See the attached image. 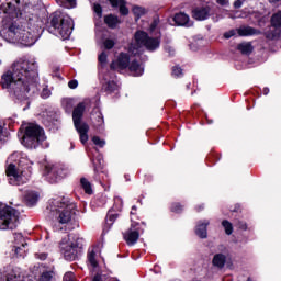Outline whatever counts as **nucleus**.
<instances>
[{
  "instance_id": "1",
  "label": "nucleus",
  "mask_w": 281,
  "mask_h": 281,
  "mask_svg": "<svg viewBox=\"0 0 281 281\" xmlns=\"http://www.w3.org/2000/svg\"><path fill=\"white\" fill-rule=\"evenodd\" d=\"M38 78V64L30 60L16 61L12 70H7L1 76L0 85L2 89H8L10 95L19 102L30 98V91L36 89Z\"/></svg>"
},
{
  "instance_id": "2",
  "label": "nucleus",
  "mask_w": 281,
  "mask_h": 281,
  "mask_svg": "<svg viewBox=\"0 0 281 281\" xmlns=\"http://www.w3.org/2000/svg\"><path fill=\"white\" fill-rule=\"evenodd\" d=\"M47 31L49 34L60 36L64 41H68L71 32H74V20L60 11H55L48 18Z\"/></svg>"
},
{
  "instance_id": "3",
  "label": "nucleus",
  "mask_w": 281,
  "mask_h": 281,
  "mask_svg": "<svg viewBox=\"0 0 281 281\" xmlns=\"http://www.w3.org/2000/svg\"><path fill=\"white\" fill-rule=\"evenodd\" d=\"M45 139H47V136H45V130L36 123H29L24 127L21 144L29 150H36L38 146H43V142H45Z\"/></svg>"
},
{
  "instance_id": "4",
  "label": "nucleus",
  "mask_w": 281,
  "mask_h": 281,
  "mask_svg": "<svg viewBox=\"0 0 281 281\" xmlns=\"http://www.w3.org/2000/svg\"><path fill=\"white\" fill-rule=\"evenodd\" d=\"M76 203L71 202L69 198H61L53 202V210L55 218L59 225H68L78 212Z\"/></svg>"
},
{
  "instance_id": "5",
  "label": "nucleus",
  "mask_w": 281,
  "mask_h": 281,
  "mask_svg": "<svg viewBox=\"0 0 281 281\" xmlns=\"http://www.w3.org/2000/svg\"><path fill=\"white\" fill-rule=\"evenodd\" d=\"M136 47L133 48L134 56H139V47H145L147 52H157L161 47V31L155 33V37L145 31H136L134 34Z\"/></svg>"
},
{
  "instance_id": "6",
  "label": "nucleus",
  "mask_w": 281,
  "mask_h": 281,
  "mask_svg": "<svg viewBox=\"0 0 281 281\" xmlns=\"http://www.w3.org/2000/svg\"><path fill=\"white\" fill-rule=\"evenodd\" d=\"M5 33L11 38L19 41L21 45L26 47H32L36 41H38V33L32 29H22L16 26L14 23H11L7 29Z\"/></svg>"
},
{
  "instance_id": "7",
  "label": "nucleus",
  "mask_w": 281,
  "mask_h": 281,
  "mask_svg": "<svg viewBox=\"0 0 281 281\" xmlns=\"http://www.w3.org/2000/svg\"><path fill=\"white\" fill-rule=\"evenodd\" d=\"M86 110L87 105L85 104V102H79L77 106L72 110L74 126L79 134V139L81 144H87V142H89V124H87V122H82Z\"/></svg>"
},
{
  "instance_id": "8",
  "label": "nucleus",
  "mask_w": 281,
  "mask_h": 281,
  "mask_svg": "<svg viewBox=\"0 0 281 281\" xmlns=\"http://www.w3.org/2000/svg\"><path fill=\"white\" fill-rule=\"evenodd\" d=\"M21 213L16 209L0 204V229H15L19 227Z\"/></svg>"
},
{
  "instance_id": "9",
  "label": "nucleus",
  "mask_w": 281,
  "mask_h": 281,
  "mask_svg": "<svg viewBox=\"0 0 281 281\" xmlns=\"http://www.w3.org/2000/svg\"><path fill=\"white\" fill-rule=\"evenodd\" d=\"M146 229V222H136L131 220V226L127 231L123 233V240H125L128 247H133V245H137V240H139V236L144 234Z\"/></svg>"
},
{
  "instance_id": "10",
  "label": "nucleus",
  "mask_w": 281,
  "mask_h": 281,
  "mask_svg": "<svg viewBox=\"0 0 281 281\" xmlns=\"http://www.w3.org/2000/svg\"><path fill=\"white\" fill-rule=\"evenodd\" d=\"M44 175L46 176L48 183H58V181H61V179H65V177L69 175V168L60 164L46 165Z\"/></svg>"
},
{
  "instance_id": "11",
  "label": "nucleus",
  "mask_w": 281,
  "mask_h": 281,
  "mask_svg": "<svg viewBox=\"0 0 281 281\" xmlns=\"http://www.w3.org/2000/svg\"><path fill=\"white\" fill-rule=\"evenodd\" d=\"M93 165V179L101 186H104L109 181V175L104 171V165H102V156H97L91 158Z\"/></svg>"
},
{
  "instance_id": "12",
  "label": "nucleus",
  "mask_w": 281,
  "mask_h": 281,
  "mask_svg": "<svg viewBox=\"0 0 281 281\" xmlns=\"http://www.w3.org/2000/svg\"><path fill=\"white\" fill-rule=\"evenodd\" d=\"M79 240L80 238H77L75 243H70L65 247H61L65 260H69L70 262L78 260V257L82 254V246H80Z\"/></svg>"
},
{
  "instance_id": "13",
  "label": "nucleus",
  "mask_w": 281,
  "mask_h": 281,
  "mask_svg": "<svg viewBox=\"0 0 281 281\" xmlns=\"http://www.w3.org/2000/svg\"><path fill=\"white\" fill-rule=\"evenodd\" d=\"M119 212H122V206H117V204H114L106 214L105 217V225L103 226V232H109L111 227H113V223L117 221L120 214Z\"/></svg>"
},
{
  "instance_id": "14",
  "label": "nucleus",
  "mask_w": 281,
  "mask_h": 281,
  "mask_svg": "<svg viewBox=\"0 0 281 281\" xmlns=\"http://www.w3.org/2000/svg\"><path fill=\"white\" fill-rule=\"evenodd\" d=\"M131 65V55H128V53H120L119 57L115 61H112L110 64V69L112 71H115L116 68L121 69L122 71H124V69H128V66Z\"/></svg>"
},
{
  "instance_id": "15",
  "label": "nucleus",
  "mask_w": 281,
  "mask_h": 281,
  "mask_svg": "<svg viewBox=\"0 0 281 281\" xmlns=\"http://www.w3.org/2000/svg\"><path fill=\"white\" fill-rule=\"evenodd\" d=\"M91 122L93 128L98 131V133L104 132V116L102 115V112L100 109L94 108L91 113Z\"/></svg>"
},
{
  "instance_id": "16",
  "label": "nucleus",
  "mask_w": 281,
  "mask_h": 281,
  "mask_svg": "<svg viewBox=\"0 0 281 281\" xmlns=\"http://www.w3.org/2000/svg\"><path fill=\"white\" fill-rule=\"evenodd\" d=\"M192 16L195 21H205L210 19V7H198L193 9Z\"/></svg>"
},
{
  "instance_id": "17",
  "label": "nucleus",
  "mask_w": 281,
  "mask_h": 281,
  "mask_svg": "<svg viewBox=\"0 0 281 281\" xmlns=\"http://www.w3.org/2000/svg\"><path fill=\"white\" fill-rule=\"evenodd\" d=\"M210 226L209 220L199 221L195 226V235L199 238L205 239L207 238V227Z\"/></svg>"
},
{
  "instance_id": "18",
  "label": "nucleus",
  "mask_w": 281,
  "mask_h": 281,
  "mask_svg": "<svg viewBox=\"0 0 281 281\" xmlns=\"http://www.w3.org/2000/svg\"><path fill=\"white\" fill-rule=\"evenodd\" d=\"M103 21L109 30H116L120 23H122V20H120V18L113 13L104 15Z\"/></svg>"
},
{
  "instance_id": "19",
  "label": "nucleus",
  "mask_w": 281,
  "mask_h": 281,
  "mask_svg": "<svg viewBox=\"0 0 281 281\" xmlns=\"http://www.w3.org/2000/svg\"><path fill=\"white\" fill-rule=\"evenodd\" d=\"M112 8H119V12L122 16H128V8L126 7V0H108Z\"/></svg>"
},
{
  "instance_id": "20",
  "label": "nucleus",
  "mask_w": 281,
  "mask_h": 281,
  "mask_svg": "<svg viewBox=\"0 0 281 281\" xmlns=\"http://www.w3.org/2000/svg\"><path fill=\"white\" fill-rule=\"evenodd\" d=\"M226 262H227V256H225L223 252H218L213 256V259H212L213 267H216L217 269H224Z\"/></svg>"
},
{
  "instance_id": "21",
  "label": "nucleus",
  "mask_w": 281,
  "mask_h": 281,
  "mask_svg": "<svg viewBox=\"0 0 281 281\" xmlns=\"http://www.w3.org/2000/svg\"><path fill=\"white\" fill-rule=\"evenodd\" d=\"M173 23H176V25L178 26H186L188 25V23H190V15L183 13V12H179V13H176L173 15Z\"/></svg>"
},
{
  "instance_id": "22",
  "label": "nucleus",
  "mask_w": 281,
  "mask_h": 281,
  "mask_svg": "<svg viewBox=\"0 0 281 281\" xmlns=\"http://www.w3.org/2000/svg\"><path fill=\"white\" fill-rule=\"evenodd\" d=\"M128 70L134 76H143L144 75V67H142V64L137 59H133L130 61Z\"/></svg>"
},
{
  "instance_id": "23",
  "label": "nucleus",
  "mask_w": 281,
  "mask_h": 281,
  "mask_svg": "<svg viewBox=\"0 0 281 281\" xmlns=\"http://www.w3.org/2000/svg\"><path fill=\"white\" fill-rule=\"evenodd\" d=\"M263 36L265 38H267V41H279L281 36V29H269L265 31Z\"/></svg>"
},
{
  "instance_id": "24",
  "label": "nucleus",
  "mask_w": 281,
  "mask_h": 281,
  "mask_svg": "<svg viewBox=\"0 0 281 281\" xmlns=\"http://www.w3.org/2000/svg\"><path fill=\"white\" fill-rule=\"evenodd\" d=\"M24 201L27 205V207H34L36 203H38V193L36 192H29L24 196Z\"/></svg>"
},
{
  "instance_id": "25",
  "label": "nucleus",
  "mask_w": 281,
  "mask_h": 281,
  "mask_svg": "<svg viewBox=\"0 0 281 281\" xmlns=\"http://www.w3.org/2000/svg\"><path fill=\"white\" fill-rule=\"evenodd\" d=\"M221 161V155L214 150H211L206 156V165L209 167L216 166Z\"/></svg>"
},
{
  "instance_id": "26",
  "label": "nucleus",
  "mask_w": 281,
  "mask_h": 281,
  "mask_svg": "<svg viewBox=\"0 0 281 281\" xmlns=\"http://www.w3.org/2000/svg\"><path fill=\"white\" fill-rule=\"evenodd\" d=\"M238 52L244 54V56H249L250 54L254 53V45H251L250 42L248 43H240L237 45Z\"/></svg>"
},
{
  "instance_id": "27",
  "label": "nucleus",
  "mask_w": 281,
  "mask_h": 281,
  "mask_svg": "<svg viewBox=\"0 0 281 281\" xmlns=\"http://www.w3.org/2000/svg\"><path fill=\"white\" fill-rule=\"evenodd\" d=\"M238 36H255L258 34V31L251 26H243L237 29Z\"/></svg>"
},
{
  "instance_id": "28",
  "label": "nucleus",
  "mask_w": 281,
  "mask_h": 281,
  "mask_svg": "<svg viewBox=\"0 0 281 281\" xmlns=\"http://www.w3.org/2000/svg\"><path fill=\"white\" fill-rule=\"evenodd\" d=\"M80 187L82 188L86 194H93V186L87 178H80Z\"/></svg>"
},
{
  "instance_id": "29",
  "label": "nucleus",
  "mask_w": 281,
  "mask_h": 281,
  "mask_svg": "<svg viewBox=\"0 0 281 281\" xmlns=\"http://www.w3.org/2000/svg\"><path fill=\"white\" fill-rule=\"evenodd\" d=\"M5 172H7V177H13L15 181H20L21 175H19V170H16V165L10 164Z\"/></svg>"
},
{
  "instance_id": "30",
  "label": "nucleus",
  "mask_w": 281,
  "mask_h": 281,
  "mask_svg": "<svg viewBox=\"0 0 281 281\" xmlns=\"http://www.w3.org/2000/svg\"><path fill=\"white\" fill-rule=\"evenodd\" d=\"M271 27H277L278 30H281V11H278L277 13L272 14L270 19Z\"/></svg>"
},
{
  "instance_id": "31",
  "label": "nucleus",
  "mask_w": 281,
  "mask_h": 281,
  "mask_svg": "<svg viewBox=\"0 0 281 281\" xmlns=\"http://www.w3.org/2000/svg\"><path fill=\"white\" fill-rule=\"evenodd\" d=\"M132 12L135 16V21H139V19H142V16H144V14H146V9H144L139 5H135V7H133Z\"/></svg>"
},
{
  "instance_id": "32",
  "label": "nucleus",
  "mask_w": 281,
  "mask_h": 281,
  "mask_svg": "<svg viewBox=\"0 0 281 281\" xmlns=\"http://www.w3.org/2000/svg\"><path fill=\"white\" fill-rule=\"evenodd\" d=\"M103 89L105 93H115L117 91V82L115 81H108L104 86Z\"/></svg>"
},
{
  "instance_id": "33",
  "label": "nucleus",
  "mask_w": 281,
  "mask_h": 281,
  "mask_svg": "<svg viewBox=\"0 0 281 281\" xmlns=\"http://www.w3.org/2000/svg\"><path fill=\"white\" fill-rule=\"evenodd\" d=\"M87 258H88V262L91 265V267L93 269H97L98 267V259H95V250H89L88 251V255H87Z\"/></svg>"
},
{
  "instance_id": "34",
  "label": "nucleus",
  "mask_w": 281,
  "mask_h": 281,
  "mask_svg": "<svg viewBox=\"0 0 281 281\" xmlns=\"http://www.w3.org/2000/svg\"><path fill=\"white\" fill-rule=\"evenodd\" d=\"M222 227H224L225 234L227 236H232V234H234V225L232 224V222L227 220L222 221Z\"/></svg>"
},
{
  "instance_id": "35",
  "label": "nucleus",
  "mask_w": 281,
  "mask_h": 281,
  "mask_svg": "<svg viewBox=\"0 0 281 281\" xmlns=\"http://www.w3.org/2000/svg\"><path fill=\"white\" fill-rule=\"evenodd\" d=\"M15 245H21V247H27V243H25V237L21 233H14Z\"/></svg>"
},
{
  "instance_id": "36",
  "label": "nucleus",
  "mask_w": 281,
  "mask_h": 281,
  "mask_svg": "<svg viewBox=\"0 0 281 281\" xmlns=\"http://www.w3.org/2000/svg\"><path fill=\"white\" fill-rule=\"evenodd\" d=\"M170 212H173L175 214H181L183 212V205L179 202L171 203Z\"/></svg>"
},
{
  "instance_id": "37",
  "label": "nucleus",
  "mask_w": 281,
  "mask_h": 281,
  "mask_svg": "<svg viewBox=\"0 0 281 281\" xmlns=\"http://www.w3.org/2000/svg\"><path fill=\"white\" fill-rule=\"evenodd\" d=\"M92 10L94 12V14H97L98 19H102V4L101 3H93Z\"/></svg>"
},
{
  "instance_id": "38",
  "label": "nucleus",
  "mask_w": 281,
  "mask_h": 281,
  "mask_svg": "<svg viewBox=\"0 0 281 281\" xmlns=\"http://www.w3.org/2000/svg\"><path fill=\"white\" fill-rule=\"evenodd\" d=\"M173 78H181L183 76V69L180 66H173L171 69Z\"/></svg>"
},
{
  "instance_id": "39",
  "label": "nucleus",
  "mask_w": 281,
  "mask_h": 281,
  "mask_svg": "<svg viewBox=\"0 0 281 281\" xmlns=\"http://www.w3.org/2000/svg\"><path fill=\"white\" fill-rule=\"evenodd\" d=\"M92 142L94 146H99V148H104V146H106V140L101 139L100 136H93Z\"/></svg>"
},
{
  "instance_id": "40",
  "label": "nucleus",
  "mask_w": 281,
  "mask_h": 281,
  "mask_svg": "<svg viewBox=\"0 0 281 281\" xmlns=\"http://www.w3.org/2000/svg\"><path fill=\"white\" fill-rule=\"evenodd\" d=\"M64 8H74L76 5V0H56Z\"/></svg>"
},
{
  "instance_id": "41",
  "label": "nucleus",
  "mask_w": 281,
  "mask_h": 281,
  "mask_svg": "<svg viewBox=\"0 0 281 281\" xmlns=\"http://www.w3.org/2000/svg\"><path fill=\"white\" fill-rule=\"evenodd\" d=\"M104 49L111 50L113 47H115V40L105 38L103 41Z\"/></svg>"
},
{
  "instance_id": "42",
  "label": "nucleus",
  "mask_w": 281,
  "mask_h": 281,
  "mask_svg": "<svg viewBox=\"0 0 281 281\" xmlns=\"http://www.w3.org/2000/svg\"><path fill=\"white\" fill-rule=\"evenodd\" d=\"M235 226H236L237 229H241L243 232H247V222H245V221L237 220V222H235Z\"/></svg>"
},
{
  "instance_id": "43",
  "label": "nucleus",
  "mask_w": 281,
  "mask_h": 281,
  "mask_svg": "<svg viewBox=\"0 0 281 281\" xmlns=\"http://www.w3.org/2000/svg\"><path fill=\"white\" fill-rule=\"evenodd\" d=\"M15 255L20 258H25V247L15 246Z\"/></svg>"
},
{
  "instance_id": "44",
  "label": "nucleus",
  "mask_w": 281,
  "mask_h": 281,
  "mask_svg": "<svg viewBox=\"0 0 281 281\" xmlns=\"http://www.w3.org/2000/svg\"><path fill=\"white\" fill-rule=\"evenodd\" d=\"M108 58H109V57H108L106 53L102 52V53L98 56V61H99L101 65H105Z\"/></svg>"
},
{
  "instance_id": "45",
  "label": "nucleus",
  "mask_w": 281,
  "mask_h": 281,
  "mask_svg": "<svg viewBox=\"0 0 281 281\" xmlns=\"http://www.w3.org/2000/svg\"><path fill=\"white\" fill-rule=\"evenodd\" d=\"M238 32V30H229L228 32L224 33V38L229 40L232 38V36H236V33Z\"/></svg>"
},
{
  "instance_id": "46",
  "label": "nucleus",
  "mask_w": 281,
  "mask_h": 281,
  "mask_svg": "<svg viewBox=\"0 0 281 281\" xmlns=\"http://www.w3.org/2000/svg\"><path fill=\"white\" fill-rule=\"evenodd\" d=\"M7 281H21V277L14 273L7 274Z\"/></svg>"
},
{
  "instance_id": "47",
  "label": "nucleus",
  "mask_w": 281,
  "mask_h": 281,
  "mask_svg": "<svg viewBox=\"0 0 281 281\" xmlns=\"http://www.w3.org/2000/svg\"><path fill=\"white\" fill-rule=\"evenodd\" d=\"M49 95H52V92L49 91V89L44 88L41 93V98H43V100H47V98H49Z\"/></svg>"
},
{
  "instance_id": "48",
  "label": "nucleus",
  "mask_w": 281,
  "mask_h": 281,
  "mask_svg": "<svg viewBox=\"0 0 281 281\" xmlns=\"http://www.w3.org/2000/svg\"><path fill=\"white\" fill-rule=\"evenodd\" d=\"M92 281H104V274L97 272L93 278Z\"/></svg>"
},
{
  "instance_id": "49",
  "label": "nucleus",
  "mask_w": 281,
  "mask_h": 281,
  "mask_svg": "<svg viewBox=\"0 0 281 281\" xmlns=\"http://www.w3.org/2000/svg\"><path fill=\"white\" fill-rule=\"evenodd\" d=\"M157 25H159V22L157 20H154L149 26V32L153 34L155 30H157Z\"/></svg>"
},
{
  "instance_id": "50",
  "label": "nucleus",
  "mask_w": 281,
  "mask_h": 281,
  "mask_svg": "<svg viewBox=\"0 0 281 281\" xmlns=\"http://www.w3.org/2000/svg\"><path fill=\"white\" fill-rule=\"evenodd\" d=\"M69 89H78V81L76 79H72L68 82Z\"/></svg>"
},
{
  "instance_id": "51",
  "label": "nucleus",
  "mask_w": 281,
  "mask_h": 281,
  "mask_svg": "<svg viewBox=\"0 0 281 281\" xmlns=\"http://www.w3.org/2000/svg\"><path fill=\"white\" fill-rule=\"evenodd\" d=\"M233 7L235 8V10H239V8H243V0H236L233 3Z\"/></svg>"
},
{
  "instance_id": "52",
  "label": "nucleus",
  "mask_w": 281,
  "mask_h": 281,
  "mask_svg": "<svg viewBox=\"0 0 281 281\" xmlns=\"http://www.w3.org/2000/svg\"><path fill=\"white\" fill-rule=\"evenodd\" d=\"M64 281H74V273L67 272L64 276Z\"/></svg>"
},
{
  "instance_id": "53",
  "label": "nucleus",
  "mask_w": 281,
  "mask_h": 281,
  "mask_svg": "<svg viewBox=\"0 0 281 281\" xmlns=\"http://www.w3.org/2000/svg\"><path fill=\"white\" fill-rule=\"evenodd\" d=\"M229 211L231 212H241L240 204L237 203L234 205V207L231 206Z\"/></svg>"
},
{
  "instance_id": "54",
  "label": "nucleus",
  "mask_w": 281,
  "mask_h": 281,
  "mask_svg": "<svg viewBox=\"0 0 281 281\" xmlns=\"http://www.w3.org/2000/svg\"><path fill=\"white\" fill-rule=\"evenodd\" d=\"M205 210V204H199L195 206V212H203Z\"/></svg>"
},
{
  "instance_id": "55",
  "label": "nucleus",
  "mask_w": 281,
  "mask_h": 281,
  "mask_svg": "<svg viewBox=\"0 0 281 281\" xmlns=\"http://www.w3.org/2000/svg\"><path fill=\"white\" fill-rule=\"evenodd\" d=\"M37 258H38L40 260H47V252L38 254V255H37Z\"/></svg>"
},
{
  "instance_id": "56",
  "label": "nucleus",
  "mask_w": 281,
  "mask_h": 281,
  "mask_svg": "<svg viewBox=\"0 0 281 281\" xmlns=\"http://www.w3.org/2000/svg\"><path fill=\"white\" fill-rule=\"evenodd\" d=\"M135 214H137V206L133 205L131 211V216H135Z\"/></svg>"
},
{
  "instance_id": "57",
  "label": "nucleus",
  "mask_w": 281,
  "mask_h": 281,
  "mask_svg": "<svg viewBox=\"0 0 281 281\" xmlns=\"http://www.w3.org/2000/svg\"><path fill=\"white\" fill-rule=\"evenodd\" d=\"M216 3H218V5H227V0H216Z\"/></svg>"
},
{
  "instance_id": "58",
  "label": "nucleus",
  "mask_w": 281,
  "mask_h": 281,
  "mask_svg": "<svg viewBox=\"0 0 281 281\" xmlns=\"http://www.w3.org/2000/svg\"><path fill=\"white\" fill-rule=\"evenodd\" d=\"M66 109H71V100L66 101Z\"/></svg>"
},
{
  "instance_id": "59",
  "label": "nucleus",
  "mask_w": 281,
  "mask_h": 281,
  "mask_svg": "<svg viewBox=\"0 0 281 281\" xmlns=\"http://www.w3.org/2000/svg\"><path fill=\"white\" fill-rule=\"evenodd\" d=\"M262 93H263V95H269V88H263Z\"/></svg>"
},
{
  "instance_id": "60",
  "label": "nucleus",
  "mask_w": 281,
  "mask_h": 281,
  "mask_svg": "<svg viewBox=\"0 0 281 281\" xmlns=\"http://www.w3.org/2000/svg\"><path fill=\"white\" fill-rule=\"evenodd\" d=\"M1 135H3V127H2V125H0V137H1Z\"/></svg>"
},
{
  "instance_id": "61",
  "label": "nucleus",
  "mask_w": 281,
  "mask_h": 281,
  "mask_svg": "<svg viewBox=\"0 0 281 281\" xmlns=\"http://www.w3.org/2000/svg\"><path fill=\"white\" fill-rule=\"evenodd\" d=\"M246 281H254V279H251V277H248Z\"/></svg>"
},
{
  "instance_id": "62",
  "label": "nucleus",
  "mask_w": 281,
  "mask_h": 281,
  "mask_svg": "<svg viewBox=\"0 0 281 281\" xmlns=\"http://www.w3.org/2000/svg\"><path fill=\"white\" fill-rule=\"evenodd\" d=\"M111 281H120L117 278H113Z\"/></svg>"
},
{
  "instance_id": "63",
  "label": "nucleus",
  "mask_w": 281,
  "mask_h": 281,
  "mask_svg": "<svg viewBox=\"0 0 281 281\" xmlns=\"http://www.w3.org/2000/svg\"><path fill=\"white\" fill-rule=\"evenodd\" d=\"M137 203H142V200H137Z\"/></svg>"
},
{
  "instance_id": "64",
  "label": "nucleus",
  "mask_w": 281,
  "mask_h": 281,
  "mask_svg": "<svg viewBox=\"0 0 281 281\" xmlns=\"http://www.w3.org/2000/svg\"><path fill=\"white\" fill-rule=\"evenodd\" d=\"M71 148H74V143H71Z\"/></svg>"
}]
</instances>
